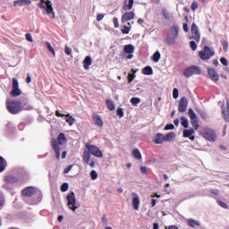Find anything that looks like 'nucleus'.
Returning <instances> with one entry per match:
<instances>
[{"label":"nucleus","instance_id":"473e14b6","mask_svg":"<svg viewBox=\"0 0 229 229\" xmlns=\"http://www.w3.org/2000/svg\"><path fill=\"white\" fill-rule=\"evenodd\" d=\"M4 169H6V160L0 157V173H3Z\"/></svg>","mask_w":229,"mask_h":229},{"label":"nucleus","instance_id":"338daca9","mask_svg":"<svg viewBox=\"0 0 229 229\" xmlns=\"http://www.w3.org/2000/svg\"><path fill=\"white\" fill-rule=\"evenodd\" d=\"M26 81L27 83H31V76H30V74L27 75Z\"/></svg>","mask_w":229,"mask_h":229},{"label":"nucleus","instance_id":"f704fd0d","mask_svg":"<svg viewBox=\"0 0 229 229\" xmlns=\"http://www.w3.org/2000/svg\"><path fill=\"white\" fill-rule=\"evenodd\" d=\"M131 72L133 73H129L128 75L129 83H131V81H133V80L137 78V75H135V72H137V71H135V69H131Z\"/></svg>","mask_w":229,"mask_h":229},{"label":"nucleus","instance_id":"bb28decb","mask_svg":"<svg viewBox=\"0 0 229 229\" xmlns=\"http://www.w3.org/2000/svg\"><path fill=\"white\" fill-rule=\"evenodd\" d=\"M135 1L134 0H125L124 1V6H123V10H131V8H133V4H134Z\"/></svg>","mask_w":229,"mask_h":229},{"label":"nucleus","instance_id":"f8f14e48","mask_svg":"<svg viewBox=\"0 0 229 229\" xmlns=\"http://www.w3.org/2000/svg\"><path fill=\"white\" fill-rule=\"evenodd\" d=\"M67 202L69 208L73 212H76L78 207L76 206V194H74V192H72L67 196Z\"/></svg>","mask_w":229,"mask_h":229},{"label":"nucleus","instance_id":"f3484780","mask_svg":"<svg viewBox=\"0 0 229 229\" xmlns=\"http://www.w3.org/2000/svg\"><path fill=\"white\" fill-rule=\"evenodd\" d=\"M132 207L134 210H139V208L140 207V198L139 197V194L132 192Z\"/></svg>","mask_w":229,"mask_h":229},{"label":"nucleus","instance_id":"c03bdc74","mask_svg":"<svg viewBox=\"0 0 229 229\" xmlns=\"http://www.w3.org/2000/svg\"><path fill=\"white\" fill-rule=\"evenodd\" d=\"M190 47L192 51H196L198 49V45H196V41H191Z\"/></svg>","mask_w":229,"mask_h":229},{"label":"nucleus","instance_id":"a18cd8bd","mask_svg":"<svg viewBox=\"0 0 229 229\" xmlns=\"http://www.w3.org/2000/svg\"><path fill=\"white\" fill-rule=\"evenodd\" d=\"M90 177L91 180H98V172H96V170H92L90 172Z\"/></svg>","mask_w":229,"mask_h":229},{"label":"nucleus","instance_id":"e433bc0d","mask_svg":"<svg viewBox=\"0 0 229 229\" xmlns=\"http://www.w3.org/2000/svg\"><path fill=\"white\" fill-rule=\"evenodd\" d=\"M46 46H47L48 51H50V53H52L53 56H56V52H55V48H53V46H51V43L46 42Z\"/></svg>","mask_w":229,"mask_h":229},{"label":"nucleus","instance_id":"c756f323","mask_svg":"<svg viewBox=\"0 0 229 229\" xmlns=\"http://www.w3.org/2000/svg\"><path fill=\"white\" fill-rule=\"evenodd\" d=\"M193 134H194V129H189V130L186 129L182 132V137L187 139L189 137H192Z\"/></svg>","mask_w":229,"mask_h":229},{"label":"nucleus","instance_id":"2eb2a0df","mask_svg":"<svg viewBox=\"0 0 229 229\" xmlns=\"http://www.w3.org/2000/svg\"><path fill=\"white\" fill-rule=\"evenodd\" d=\"M188 107H189V100L187 99L186 97H182L179 101L178 110L179 112L183 114V112H187Z\"/></svg>","mask_w":229,"mask_h":229},{"label":"nucleus","instance_id":"603ef678","mask_svg":"<svg viewBox=\"0 0 229 229\" xmlns=\"http://www.w3.org/2000/svg\"><path fill=\"white\" fill-rule=\"evenodd\" d=\"M173 98L174 99H178V89L174 88L173 90Z\"/></svg>","mask_w":229,"mask_h":229},{"label":"nucleus","instance_id":"39448f33","mask_svg":"<svg viewBox=\"0 0 229 229\" xmlns=\"http://www.w3.org/2000/svg\"><path fill=\"white\" fill-rule=\"evenodd\" d=\"M37 6L38 8H41V10H45L47 12V15H53V19H55V12L53 9V4L50 0H39V3L37 4Z\"/></svg>","mask_w":229,"mask_h":229},{"label":"nucleus","instance_id":"3c124183","mask_svg":"<svg viewBox=\"0 0 229 229\" xmlns=\"http://www.w3.org/2000/svg\"><path fill=\"white\" fill-rule=\"evenodd\" d=\"M64 53H65L66 55H68V56H69V55H71L72 54V49L70 48L69 47L65 46Z\"/></svg>","mask_w":229,"mask_h":229},{"label":"nucleus","instance_id":"79ce46f5","mask_svg":"<svg viewBox=\"0 0 229 229\" xmlns=\"http://www.w3.org/2000/svg\"><path fill=\"white\" fill-rule=\"evenodd\" d=\"M116 114L121 118L124 117V111L123 110V108H118L116 110Z\"/></svg>","mask_w":229,"mask_h":229},{"label":"nucleus","instance_id":"7ed1b4c3","mask_svg":"<svg viewBox=\"0 0 229 229\" xmlns=\"http://www.w3.org/2000/svg\"><path fill=\"white\" fill-rule=\"evenodd\" d=\"M7 110L10 112V114H19V112H21V110H30L26 105H23L21 101H12L7 102Z\"/></svg>","mask_w":229,"mask_h":229},{"label":"nucleus","instance_id":"6ab92c4d","mask_svg":"<svg viewBox=\"0 0 229 229\" xmlns=\"http://www.w3.org/2000/svg\"><path fill=\"white\" fill-rule=\"evenodd\" d=\"M222 114L225 121L229 123V102L226 103V109H225V104H222Z\"/></svg>","mask_w":229,"mask_h":229},{"label":"nucleus","instance_id":"c9c22d12","mask_svg":"<svg viewBox=\"0 0 229 229\" xmlns=\"http://www.w3.org/2000/svg\"><path fill=\"white\" fill-rule=\"evenodd\" d=\"M66 123H68V124H70V126H72V124H74V123H76V119H74L72 116H71V114H66Z\"/></svg>","mask_w":229,"mask_h":229},{"label":"nucleus","instance_id":"1a4fd4ad","mask_svg":"<svg viewBox=\"0 0 229 229\" xmlns=\"http://www.w3.org/2000/svg\"><path fill=\"white\" fill-rule=\"evenodd\" d=\"M28 178V173L26 171H22L19 177L13 175H8L5 177V182L8 183H17L19 180H26Z\"/></svg>","mask_w":229,"mask_h":229},{"label":"nucleus","instance_id":"de8ad7c7","mask_svg":"<svg viewBox=\"0 0 229 229\" xmlns=\"http://www.w3.org/2000/svg\"><path fill=\"white\" fill-rule=\"evenodd\" d=\"M131 30V27L124 26V29L122 30V33L124 35H128L130 31Z\"/></svg>","mask_w":229,"mask_h":229},{"label":"nucleus","instance_id":"20e7f679","mask_svg":"<svg viewBox=\"0 0 229 229\" xmlns=\"http://www.w3.org/2000/svg\"><path fill=\"white\" fill-rule=\"evenodd\" d=\"M65 140H67V139L65 138V134H64V132H61L58 137L57 140H52V148L54 149V151L55 152V157L58 159H60V146H62V144H65Z\"/></svg>","mask_w":229,"mask_h":229},{"label":"nucleus","instance_id":"774afa93","mask_svg":"<svg viewBox=\"0 0 229 229\" xmlns=\"http://www.w3.org/2000/svg\"><path fill=\"white\" fill-rule=\"evenodd\" d=\"M89 165L94 167L96 165V162L94 160L89 161Z\"/></svg>","mask_w":229,"mask_h":229},{"label":"nucleus","instance_id":"6e6552de","mask_svg":"<svg viewBox=\"0 0 229 229\" xmlns=\"http://www.w3.org/2000/svg\"><path fill=\"white\" fill-rule=\"evenodd\" d=\"M201 74V68L199 66L192 65L186 68L183 72V76L191 78V76Z\"/></svg>","mask_w":229,"mask_h":229},{"label":"nucleus","instance_id":"ddd939ff","mask_svg":"<svg viewBox=\"0 0 229 229\" xmlns=\"http://www.w3.org/2000/svg\"><path fill=\"white\" fill-rule=\"evenodd\" d=\"M190 38L196 40V42L201 40V34L199 33V29L196 23L191 24V37H190Z\"/></svg>","mask_w":229,"mask_h":229},{"label":"nucleus","instance_id":"a211bd4d","mask_svg":"<svg viewBox=\"0 0 229 229\" xmlns=\"http://www.w3.org/2000/svg\"><path fill=\"white\" fill-rule=\"evenodd\" d=\"M135 18V13L134 12H129L125 13L122 16V22H128V21H133Z\"/></svg>","mask_w":229,"mask_h":229},{"label":"nucleus","instance_id":"f03ea898","mask_svg":"<svg viewBox=\"0 0 229 229\" xmlns=\"http://www.w3.org/2000/svg\"><path fill=\"white\" fill-rule=\"evenodd\" d=\"M180 33V27L178 25H172L169 29L165 42L168 46H174L176 44V40H178V35Z\"/></svg>","mask_w":229,"mask_h":229},{"label":"nucleus","instance_id":"4468645a","mask_svg":"<svg viewBox=\"0 0 229 229\" xmlns=\"http://www.w3.org/2000/svg\"><path fill=\"white\" fill-rule=\"evenodd\" d=\"M22 94V91L21 89H19V81L17 79H13V90L11 91V96L13 98H16V96H21Z\"/></svg>","mask_w":229,"mask_h":229},{"label":"nucleus","instance_id":"69168bd1","mask_svg":"<svg viewBox=\"0 0 229 229\" xmlns=\"http://www.w3.org/2000/svg\"><path fill=\"white\" fill-rule=\"evenodd\" d=\"M21 6V0H16L13 2V6Z\"/></svg>","mask_w":229,"mask_h":229},{"label":"nucleus","instance_id":"49530a36","mask_svg":"<svg viewBox=\"0 0 229 229\" xmlns=\"http://www.w3.org/2000/svg\"><path fill=\"white\" fill-rule=\"evenodd\" d=\"M216 203H217V205H219V207H221L222 208H228V205H226V203H225V202H223V201H221V200H216Z\"/></svg>","mask_w":229,"mask_h":229},{"label":"nucleus","instance_id":"09e8293b","mask_svg":"<svg viewBox=\"0 0 229 229\" xmlns=\"http://www.w3.org/2000/svg\"><path fill=\"white\" fill-rule=\"evenodd\" d=\"M21 1V6H26L28 4H31V0H20Z\"/></svg>","mask_w":229,"mask_h":229},{"label":"nucleus","instance_id":"0eeeda50","mask_svg":"<svg viewBox=\"0 0 229 229\" xmlns=\"http://www.w3.org/2000/svg\"><path fill=\"white\" fill-rule=\"evenodd\" d=\"M214 55H216L214 49L210 48L208 46L204 47V49L199 52V56L201 60H210V58H212Z\"/></svg>","mask_w":229,"mask_h":229},{"label":"nucleus","instance_id":"cd10ccee","mask_svg":"<svg viewBox=\"0 0 229 229\" xmlns=\"http://www.w3.org/2000/svg\"><path fill=\"white\" fill-rule=\"evenodd\" d=\"M142 74H145V76H151L153 74V68L151 66H146L142 70Z\"/></svg>","mask_w":229,"mask_h":229},{"label":"nucleus","instance_id":"680f3d73","mask_svg":"<svg viewBox=\"0 0 229 229\" xmlns=\"http://www.w3.org/2000/svg\"><path fill=\"white\" fill-rule=\"evenodd\" d=\"M71 169H72V165L67 166V167L64 169V174H67L71 171Z\"/></svg>","mask_w":229,"mask_h":229},{"label":"nucleus","instance_id":"5701e85b","mask_svg":"<svg viewBox=\"0 0 229 229\" xmlns=\"http://www.w3.org/2000/svg\"><path fill=\"white\" fill-rule=\"evenodd\" d=\"M83 67L85 69V71H89V67H90V65H92V57L90 56H86L84 61H83Z\"/></svg>","mask_w":229,"mask_h":229},{"label":"nucleus","instance_id":"4be33fe9","mask_svg":"<svg viewBox=\"0 0 229 229\" xmlns=\"http://www.w3.org/2000/svg\"><path fill=\"white\" fill-rule=\"evenodd\" d=\"M92 119L97 126L103 127V119L99 114H93Z\"/></svg>","mask_w":229,"mask_h":229},{"label":"nucleus","instance_id":"412c9836","mask_svg":"<svg viewBox=\"0 0 229 229\" xmlns=\"http://www.w3.org/2000/svg\"><path fill=\"white\" fill-rule=\"evenodd\" d=\"M187 225L189 226H191V228H196V226L201 225V222H199V220H194L192 218H189V219H187Z\"/></svg>","mask_w":229,"mask_h":229},{"label":"nucleus","instance_id":"bf43d9fd","mask_svg":"<svg viewBox=\"0 0 229 229\" xmlns=\"http://www.w3.org/2000/svg\"><path fill=\"white\" fill-rule=\"evenodd\" d=\"M104 17H105V14H98L97 21L100 22V21H103Z\"/></svg>","mask_w":229,"mask_h":229},{"label":"nucleus","instance_id":"9d476101","mask_svg":"<svg viewBox=\"0 0 229 229\" xmlns=\"http://www.w3.org/2000/svg\"><path fill=\"white\" fill-rule=\"evenodd\" d=\"M86 148L90 155L97 157V158H101L103 157V151H101L96 145L86 144Z\"/></svg>","mask_w":229,"mask_h":229},{"label":"nucleus","instance_id":"5fc2aeb1","mask_svg":"<svg viewBox=\"0 0 229 229\" xmlns=\"http://www.w3.org/2000/svg\"><path fill=\"white\" fill-rule=\"evenodd\" d=\"M197 8H199L198 3L197 2H193L191 4V10H193V12H196Z\"/></svg>","mask_w":229,"mask_h":229},{"label":"nucleus","instance_id":"a878e982","mask_svg":"<svg viewBox=\"0 0 229 229\" xmlns=\"http://www.w3.org/2000/svg\"><path fill=\"white\" fill-rule=\"evenodd\" d=\"M124 53H127L128 55H132L135 51V47L133 45H125L123 47Z\"/></svg>","mask_w":229,"mask_h":229},{"label":"nucleus","instance_id":"6e6d98bb","mask_svg":"<svg viewBox=\"0 0 229 229\" xmlns=\"http://www.w3.org/2000/svg\"><path fill=\"white\" fill-rule=\"evenodd\" d=\"M3 205H4V197L3 193L0 192V207H3Z\"/></svg>","mask_w":229,"mask_h":229},{"label":"nucleus","instance_id":"4c0bfd02","mask_svg":"<svg viewBox=\"0 0 229 229\" xmlns=\"http://www.w3.org/2000/svg\"><path fill=\"white\" fill-rule=\"evenodd\" d=\"M131 103L132 106H138L139 103H140V98H131Z\"/></svg>","mask_w":229,"mask_h":229},{"label":"nucleus","instance_id":"4d7b16f0","mask_svg":"<svg viewBox=\"0 0 229 229\" xmlns=\"http://www.w3.org/2000/svg\"><path fill=\"white\" fill-rule=\"evenodd\" d=\"M220 62H221V64H222L223 65H228V60H226V58H225V57H222V58L220 59Z\"/></svg>","mask_w":229,"mask_h":229},{"label":"nucleus","instance_id":"b1692460","mask_svg":"<svg viewBox=\"0 0 229 229\" xmlns=\"http://www.w3.org/2000/svg\"><path fill=\"white\" fill-rule=\"evenodd\" d=\"M82 161L84 164H90V152L89 150L83 151Z\"/></svg>","mask_w":229,"mask_h":229},{"label":"nucleus","instance_id":"f257e3e1","mask_svg":"<svg viewBox=\"0 0 229 229\" xmlns=\"http://www.w3.org/2000/svg\"><path fill=\"white\" fill-rule=\"evenodd\" d=\"M22 196L24 197V199L26 200V198H37L33 199L32 200H30L28 203L29 205H37L42 201V193L37 190V188L33 186H29L22 190L21 191Z\"/></svg>","mask_w":229,"mask_h":229},{"label":"nucleus","instance_id":"423d86ee","mask_svg":"<svg viewBox=\"0 0 229 229\" xmlns=\"http://www.w3.org/2000/svg\"><path fill=\"white\" fill-rule=\"evenodd\" d=\"M202 137H204L206 140H209V142H216V140L217 139L216 131L208 127L202 130Z\"/></svg>","mask_w":229,"mask_h":229},{"label":"nucleus","instance_id":"a19ab883","mask_svg":"<svg viewBox=\"0 0 229 229\" xmlns=\"http://www.w3.org/2000/svg\"><path fill=\"white\" fill-rule=\"evenodd\" d=\"M199 114L202 119H208V114L204 110H199Z\"/></svg>","mask_w":229,"mask_h":229},{"label":"nucleus","instance_id":"2f4dec72","mask_svg":"<svg viewBox=\"0 0 229 229\" xmlns=\"http://www.w3.org/2000/svg\"><path fill=\"white\" fill-rule=\"evenodd\" d=\"M162 14L164 19H165L166 21H170L171 17H173V14L169 11H167V9H163Z\"/></svg>","mask_w":229,"mask_h":229},{"label":"nucleus","instance_id":"8fccbe9b","mask_svg":"<svg viewBox=\"0 0 229 229\" xmlns=\"http://www.w3.org/2000/svg\"><path fill=\"white\" fill-rule=\"evenodd\" d=\"M164 130L168 131V130H174V124L173 123H168L165 126Z\"/></svg>","mask_w":229,"mask_h":229},{"label":"nucleus","instance_id":"13d9d810","mask_svg":"<svg viewBox=\"0 0 229 229\" xmlns=\"http://www.w3.org/2000/svg\"><path fill=\"white\" fill-rule=\"evenodd\" d=\"M113 22L114 24V28H119V19L114 18Z\"/></svg>","mask_w":229,"mask_h":229},{"label":"nucleus","instance_id":"393cba45","mask_svg":"<svg viewBox=\"0 0 229 229\" xmlns=\"http://www.w3.org/2000/svg\"><path fill=\"white\" fill-rule=\"evenodd\" d=\"M176 137V133L174 132H169L166 135H165V142H173Z\"/></svg>","mask_w":229,"mask_h":229},{"label":"nucleus","instance_id":"ea45409f","mask_svg":"<svg viewBox=\"0 0 229 229\" xmlns=\"http://www.w3.org/2000/svg\"><path fill=\"white\" fill-rule=\"evenodd\" d=\"M61 191L62 192H67V191H69V183L67 182L63 183L61 186Z\"/></svg>","mask_w":229,"mask_h":229},{"label":"nucleus","instance_id":"864d4df0","mask_svg":"<svg viewBox=\"0 0 229 229\" xmlns=\"http://www.w3.org/2000/svg\"><path fill=\"white\" fill-rule=\"evenodd\" d=\"M26 40H28V42H33V37L30 33L26 34Z\"/></svg>","mask_w":229,"mask_h":229},{"label":"nucleus","instance_id":"58836bf2","mask_svg":"<svg viewBox=\"0 0 229 229\" xmlns=\"http://www.w3.org/2000/svg\"><path fill=\"white\" fill-rule=\"evenodd\" d=\"M160 56L161 55L159 51L155 52V54L153 55V62H155L156 64L159 62Z\"/></svg>","mask_w":229,"mask_h":229},{"label":"nucleus","instance_id":"7c9ffc66","mask_svg":"<svg viewBox=\"0 0 229 229\" xmlns=\"http://www.w3.org/2000/svg\"><path fill=\"white\" fill-rule=\"evenodd\" d=\"M106 105L107 108L111 110V112H114V110H115V104H114V101L110 99H106Z\"/></svg>","mask_w":229,"mask_h":229},{"label":"nucleus","instance_id":"0e129e2a","mask_svg":"<svg viewBox=\"0 0 229 229\" xmlns=\"http://www.w3.org/2000/svg\"><path fill=\"white\" fill-rule=\"evenodd\" d=\"M210 192H211V194H214V196L219 195V191H217V190H211Z\"/></svg>","mask_w":229,"mask_h":229},{"label":"nucleus","instance_id":"052dcab7","mask_svg":"<svg viewBox=\"0 0 229 229\" xmlns=\"http://www.w3.org/2000/svg\"><path fill=\"white\" fill-rule=\"evenodd\" d=\"M140 172H141L143 174H146V173H148V167H146V166H141V167H140Z\"/></svg>","mask_w":229,"mask_h":229},{"label":"nucleus","instance_id":"dca6fc26","mask_svg":"<svg viewBox=\"0 0 229 229\" xmlns=\"http://www.w3.org/2000/svg\"><path fill=\"white\" fill-rule=\"evenodd\" d=\"M208 74L212 81L217 83L219 81V74L214 68H208Z\"/></svg>","mask_w":229,"mask_h":229},{"label":"nucleus","instance_id":"e2e57ef3","mask_svg":"<svg viewBox=\"0 0 229 229\" xmlns=\"http://www.w3.org/2000/svg\"><path fill=\"white\" fill-rule=\"evenodd\" d=\"M185 33L189 32V25L187 23H183V26H182Z\"/></svg>","mask_w":229,"mask_h":229},{"label":"nucleus","instance_id":"72a5a7b5","mask_svg":"<svg viewBox=\"0 0 229 229\" xmlns=\"http://www.w3.org/2000/svg\"><path fill=\"white\" fill-rule=\"evenodd\" d=\"M181 124L183 128H189V120L185 116H182Z\"/></svg>","mask_w":229,"mask_h":229},{"label":"nucleus","instance_id":"c85d7f7f","mask_svg":"<svg viewBox=\"0 0 229 229\" xmlns=\"http://www.w3.org/2000/svg\"><path fill=\"white\" fill-rule=\"evenodd\" d=\"M132 156L136 160H142V154H140V150L139 148H135L132 150Z\"/></svg>","mask_w":229,"mask_h":229},{"label":"nucleus","instance_id":"37998d69","mask_svg":"<svg viewBox=\"0 0 229 229\" xmlns=\"http://www.w3.org/2000/svg\"><path fill=\"white\" fill-rule=\"evenodd\" d=\"M221 44L223 46L224 51H228V41L226 40H221Z\"/></svg>","mask_w":229,"mask_h":229},{"label":"nucleus","instance_id":"aec40b11","mask_svg":"<svg viewBox=\"0 0 229 229\" xmlns=\"http://www.w3.org/2000/svg\"><path fill=\"white\" fill-rule=\"evenodd\" d=\"M154 142L155 144H164V142H165V135L162 133H157L154 137Z\"/></svg>","mask_w":229,"mask_h":229},{"label":"nucleus","instance_id":"9b49d317","mask_svg":"<svg viewBox=\"0 0 229 229\" xmlns=\"http://www.w3.org/2000/svg\"><path fill=\"white\" fill-rule=\"evenodd\" d=\"M188 115L191 119V123L193 128H195V130H198V128H199V119L198 118V115L194 112V109L190 108L188 111Z\"/></svg>","mask_w":229,"mask_h":229}]
</instances>
